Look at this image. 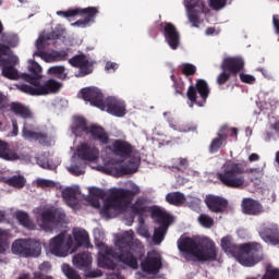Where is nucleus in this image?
Returning a JSON list of instances; mask_svg holds the SVG:
<instances>
[{
  "label": "nucleus",
  "mask_w": 279,
  "mask_h": 279,
  "mask_svg": "<svg viewBox=\"0 0 279 279\" xmlns=\"http://www.w3.org/2000/svg\"><path fill=\"white\" fill-rule=\"evenodd\" d=\"M242 211L244 215H260L263 213V205L254 198H244L242 201Z\"/></svg>",
  "instance_id": "bb28decb"
},
{
  "label": "nucleus",
  "mask_w": 279,
  "mask_h": 279,
  "mask_svg": "<svg viewBox=\"0 0 279 279\" xmlns=\"http://www.w3.org/2000/svg\"><path fill=\"white\" fill-rule=\"evenodd\" d=\"M178 248L184 254H190L198 263H214L217 260V245L215 241L204 238L198 242L193 238H182L178 240Z\"/></svg>",
  "instance_id": "7ed1b4c3"
},
{
  "label": "nucleus",
  "mask_w": 279,
  "mask_h": 279,
  "mask_svg": "<svg viewBox=\"0 0 279 279\" xmlns=\"http://www.w3.org/2000/svg\"><path fill=\"white\" fill-rule=\"evenodd\" d=\"M167 230H169V227L159 226L155 228L154 234H153V241L155 245H160L162 241H165V235L167 234Z\"/></svg>",
  "instance_id": "a19ab883"
},
{
  "label": "nucleus",
  "mask_w": 279,
  "mask_h": 279,
  "mask_svg": "<svg viewBox=\"0 0 279 279\" xmlns=\"http://www.w3.org/2000/svg\"><path fill=\"white\" fill-rule=\"evenodd\" d=\"M120 250L119 260L131 269H138V262L145 258V246L142 241L134 240V233H124L117 242Z\"/></svg>",
  "instance_id": "20e7f679"
},
{
  "label": "nucleus",
  "mask_w": 279,
  "mask_h": 279,
  "mask_svg": "<svg viewBox=\"0 0 279 279\" xmlns=\"http://www.w3.org/2000/svg\"><path fill=\"white\" fill-rule=\"evenodd\" d=\"M196 131H197V125L191 124V123L184 124L181 128V132H196Z\"/></svg>",
  "instance_id": "e2e57ef3"
},
{
  "label": "nucleus",
  "mask_w": 279,
  "mask_h": 279,
  "mask_svg": "<svg viewBox=\"0 0 279 279\" xmlns=\"http://www.w3.org/2000/svg\"><path fill=\"white\" fill-rule=\"evenodd\" d=\"M138 171V163H136L133 159L129 160V165L121 166L116 169L117 174L119 178L123 175H130L132 173H136Z\"/></svg>",
  "instance_id": "4c0bfd02"
},
{
  "label": "nucleus",
  "mask_w": 279,
  "mask_h": 279,
  "mask_svg": "<svg viewBox=\"0 0 279 279\" xmlns=\"http://www.w3.org/2000/svg\"><path fill=\"white\" fill-rule=\"evenodd\" d=\"M108 149H110L114 156L124 159L131 158L134 153V146H132L130 142L123 140H114L112 146H109Z\"/></svg>",
  "instance_id": "f3484780"
},
{
  "label": "nucleus",
  "mask_w": 279,
  "mask_h": 279,
  "mask_svg": "<svg viewBox=\"0 0 279 279\" xmlns=\"http://www.w3.org/2000/svg\"><path fill=\"white\" fill-rule=\"evenodd\" d=\"M45 43L46 39L45 37L40 36L37 40H36V49L37 51H44L45 49Z\"/></svg>",
  "instance_id": "0e129e2a"
},
{
  "label": "nucleus",
  "mask_w": 279,
  "mask_h": 279,
  "mask_svg": "<svg viewBox=\"0 0 279 279\" xmlns=\"http://www.w3.org/2000/svg\"><path fill=\"white\" fill-rule=\"evenodd\" d=\"M230 72L222 70V72L217 77V84L219 86H223V84H226L230 80Z\"/></svg>",
  "instance_id": "603ef678"
},
{
  "label": "nucleus",
  "mask_w": 279,
  "mask_h": 279,
  "mask_svg": "<svg viewBox=\"0 0 279 279\" xmlns=\"http://www.w3.org/2000/svg\"><path fill=\"white\" fill-rule=\"evenodd\" d=\"M73 247V236L68 235L66 232L62 231L58 235L53 236L49 241L48 250L53 256L64 258L69 256V252Z\"/></svg>",
  "instance_id": "9d476101"
},
{
  "label": "nucleus",
  "mask_w": 279,
  "mask_h": 279,
  "mask_svg": "<svg viewBox=\"0 0 279 279\" xmlns=\"http://www.w3.org/2000/svg\"><path fill=\"white\" fill-rule=\"evenodd\" d=\"M77 157L86 162H95L99 160V148L83 143L77 147Z\"/></svg>",
  "instance_id": "aec40b11"
},
{
  "label": "nucleus",
  "mask_w": 279,
  "mask_h": 279,
  "mask_svg": "<svg viewBox=\"0 0 279 279\" xmlns=\"http://www.w3.org/2000/svg\"><path fill=\"white\" fill-rule=\"evenodd\" d=\"M36 132H38V131L34 126V124H29L27 122L24 123V126L22 130V135L24 136V138H28L29 141H32V138L36 134Z\"/></svg>",
  "instance_id": "de8ad7c7"
},
{
  "label": "nucleus",
  "mask_w": 279,
  "mask_h": 279,
  "mask_svg": "<svg viewBox=\"0 0 279 279\" xmlns=\"http://www.w3.org/2000/svg\"><path fill=\"white\" fill-rule=\"evenodd\" d=\"M28 72L31 74L23 73L22 78L31 85L22 84L20 86L22 93H26V95H32L33 97H44L46 95H58L62 90V83L56 81V78H49L40 84V80H43V68L38 62L33 61L28 66Z\"/></svg>",
  "instance_id": "f257e3e1"
},
{
  "label": "nucleus",
  "mask_w": 279,
  "mask_h": 279,
  "mask_svg": "<svg viewBox=\"0 0 279 279\" xmlns=\"http://www.w3.org/2000/svg\"><path fill=\"white\" fill-rule=\"evenodd\" d=\"M65 69L62 65L51 66L48 70L49 75H56L58 80H66Z\"/></svg>",
  "instance_id": "a18cd8bd"
},
{
  "label": "nucleus",
  "mask_w": 279,
  "mask_h": 279,
  "mask_svg": "<svg viewBox=\"0 0 279 279\" xmlns=\"http://www.w3.org/2000/svg\"><path fill=\"white\" fill-rule=\"evenodd\" d=\"M205 204L210 213L221 214L228 209V199L213 194L206 196Z\"/></svg>",
  "instance_id": "6ab92c4d"
},
{
  "label": "nucleus",
  "mask_w": 279,
  "mask_h": 279,
  "mask_svg": "<svg viewBox=\"0 0 279 279\" xmlns=\"http://www.w3.org/2000/svg\"><path fill=\"white\" fill-rule=\"evenodd\" d=\"M114 254V251L110 247H107L104 253H99L98 255V265L101 267V269H110L111 271H114L117 269V264L114 260L110 257Z\"/></svg>",
  "instance_id": "a878e982"
},
{
  "label": "nucleus",
  "mask_w": 279,
  "mask_h": 279,
  "mask_svg": "<svg viewBox=\"0 0 279 279\" xmlns=\"http://www.w3.org/2000/svg\"><path fill=\"white\" fill-rule=\"evenodd\" d=\"M37 186H39L40 189H49L53 186V182L45 179H39L37 180Z\"/></svg>",
  "instance_id": "bf43d9fd"
},
{
  "label": "nucleus",
  "mask_w": 279,
  "mask_h": 279,
  "mask_svg": "<svg viewBox=\"0 0 279 279\" xmlns=\"http://www.w3.org/2000/svg\"><path fill=\"white\" fill-rule=\"evenodd\" d=\"M15 219H17L20 226H23L26 230H36V223H34V220L26 211H16Z\"/></svg>",
  "instance_id": "f704fd0d"
},
{
  "label": "nucleus",
  "mask_w": 279,
  "mask_h": 279,
  "mask_svg": "<svg viewBox=\"0 0 279 279\" xmlns=\"http://www.w3.org/2000/svg\"><path fill=\"white\" fill-rule=\"evenodd\" d=\"M199 5V0H185V8L187 10V19L192 23L193 27L199 26V15L197 14V8Z\"/></svg>",
  "instance_id": "cd10ccee"
},
{
  "label": "nucleus",
  "mask_w": 279,
  "mask_h": 279,
  "mask_svg": "<svg viewBox=\"0 0 279 279\" xmlns=\"http://www.w3.org/2000/svg\"><path fill=\"white\" fill-rule=\"evenodd\" d=\"M245 167L243 163L229 162L225 165L217 178L227 189H243L245 186Z\"/></svg>",
  "instance_id": "0eeeda50"
},
{
  "label": "nucleus",
  "mask_w": 279,
  "mask_h": 279,
  "mask_svg": "<svg viewBox=\"0 0 279 279\" xmlns=\"http://www.w3.org/2000/svg\"><path fill=\"white\" fill-rule=\"evenodd\" d=\"M81 95L84 101H89L90 106H95L99 110H106L113 117H125V102L114 97L104 99V94L99 88L85 87L81 89Z\"/></svg>",
  "instance_id": "39448f33"
},
{
  "label": "nucleus",
  "mask_w": 279,
  "mask_h": 279,
  "mask_svg": "<svg viewBox=\"0 0 279 279\" xmlns=\"http://www.w3.org/2000/svg\"><path fill=\"white\" fill-rule=\"evenodd\" d=\"M159 27L160 32L163 34L166 43L175 51V49L180 47V32H178L175 25L169 22H162Z\"/></svg>",
  "instance_id": "2eb2a0df"
},
{
  "label": "nucleus",
  "mask_w": 279,
  "mask_h": 279,
  "mask_svg": "<svg viewBox=\"0 0 279 279\" xmlns=\"http://www.w3.org/2000/svg\"><path fill=\"white\" fill-rule=\"evenodd\" d=\"M198 222L201 223V226H203V228H213V226H215V220L213 219V217L206 214L199 215Z\"/></svg>",
  "instance_id": "09e8293b"
},
{
  "label": "nucleus",
  "mask_w": 279,
  "mask_h": 279,
  "mask_svg": "<svg viewBox=\"0 0 279 279\" xmlns=\"http://www.w3.org/2000/svg\"><path fill=\"white\" fill-rule=\"evenodd\" d=\"M151 218L161 227L169 228L173 223V217L167 210L155 206L150 210Z\"/></svg>",
  "instance_id": "4be33fe9"
},
{
  "label": "nucleus",
  "mask_w": 279,
  "mask_h": 279,
  "mask_svg": "<svg viewBox=\"0 0 279 279\" xmlns=\"http://www.w3.org/2000/svg\"><path fill=\"white\" fill-rule=\"evenodd\" d=\"M221 248L226 254H232L243 267H254L263 260V244L258 242L236 245L232 242V236L226 235L221 239Z\"/></svg>",
  "instance_id": "f03ea898"
},
{
  "label": "nucleus",
  "mask_w": 279,
  "mask_h": 279,
  "mask_svg": "<svg viewBox=\"0 0 279 279\" xmlns=\"http://www.w3.org/2000/svg\"><path fill=\"white\" fill-rule=\"evenodd\" d=\"M171 169H174L175 171L184 172L186 169H189V159L186 158H172L171 159Z\"/></svg>",
  "instance_id": "ea45409f"
},
{
  "label": "nucleus",
  "mask_w": 279,
  "mask_h": 279,
  "mask_svg": "<svg viewBox=\"0 0 279 279\" xmlns=\"http://www.w3.org/2000/svg\"><path fill=\"white\" fill-rule=\"evenodd\" d=\"M69 64H71V66H74V69H80L81 73H83L84 75H89L90 73V62L84 53L72 57L69 60Z\"/></svg>",
  "instance_id": "5701e85b"
},
{
  "label": "nucleus",
  "mask_w": 279,
  "mask_h": 279,
  "mask_svg": "<svg viewBox=\"0 0 279 279\" xmlns=\"http://www.w3.org/2000/svg\"><path fill=\"white\" fill-rule=\"evenodd\" d=\"M90 130V126H88V122H86V119L82 117H76L74 119L73 125H72V132L75 136H82V134H88Z\"/></svg>",
  "instance_id": "7c9ffc66"
},
{
  "label": "nucleus",
  "mask_w": 279,
  "mask_h": 279,
  "mask_svg": "<svg viewBox=\"0 0 279 279\" xmlns=\"http://www.w3.org/2000/svg\"><path fill=\"white\" fill-rule=\"evenodd\" d=\"M99 14V9L97 7H88L85 9H70L68 11H57L58 16H63L64 19H71L73 16H85L83 20H78L74 22L72 25H76L77 27H86L88 23L95 20V16Z\"/></svg>",
  "instance_id": "9b49d317"
},
{
  "label": "nucleus",
  "mask_w": 279,
  "mask_h": 279,
  "mask_svg": "<svg viewBox=\"0 0 279 279\" xmlns=\"http://www.w3.org/2000/svg\"><path fill=\"white\" fill-rule=\"evenodd\" d=\"M66 214L60 209H46L40 214V228L45 232H53V223H63Z\"/></svg>",
  "instance_id": "f8f14e48"
},
{
  "label": "nucleus",
  "mask_w": 279,
  "mask_h": 279,
  "mask_svg": "<svg viewBox=\"0 0 279 279\" xmlns=\"http://www.w3.org/2000/svg\"><path fill=\"white\" fill-rule=\"evenodd\" d=\"M70 173H72V175H84V170H82V168H80V166H71L69 168Z\"/></svg>",
  "instance_id": "052dcab7"
},
{
  "label": "nucleus",
  "mask_w": 279,
  "mask_h": 279,
  "mask_svg": "<svg viewBox=\"0 0 279 279\" xmlns=\"http://www.w3.org/2000/svg\"><path fill=\"white\" fill-rule=\"evenodd\" d=\"M10 231L0 228V254L5 252V240L9 239Z\"/></svg>",
  "instance_id": "8fccbe9b"
},
{
  "label": "nucleus",
  "mask_w": 279,
  "mask_h": 279,
  "mask_svg": "<svg viewBox=\"0 0 279 279\" xmlns=\"http://www.w3.org/2000/svg\"><path fill=\"white\" fill-rule=\"evenodd\" d=\"M80 195V190L68 187L62 191V197L68 206H77V196Z\"/></svg>",
  "instance_id": "72a5a7b5"
},
{
  "label": "nucleus",
  "mask_w": 279,
  "mask_h": 279,
  "mask_svg": "<svg viewBox=\"0 0 279 279\" xmlns=\"http://www.w3.org/2000/svg\"><path fill=\"white\" fill-rule=\"evenodd\" d=\"M166 202L171 206H182L186 202V196L182 192H171L166 195Z\"/></svg>",
  "instance_id": "58836bf2"
},
{
  "label": "nucleus",
  "mask_w": 279,
  "mask_h": 279,
  "mask_svg": "<svg viewBox=\"0 0 279 279\" xmlns=\"http://www.w3.org/2000/svg\"><path fill=\"white\" fill-rule=\"evenodd\" d=\"M209 7L213 10H221L226 7V0H209Z\"/></svg>",
  "instance_id": "864d4df0"
},
{
  "label": "nucleus",
  "mask_w": 279,
  "mask_h": 279,
  "mask_svg": "<svg viewBox=\"0 0 279 279\" xmlns=\"http://www.w3.org/2000/svg\"><path fill=\"white\" fill-rule=\"evenodd\" d=\"M181 73L182 75H185V77H192V75L197 73V66L192 63H183L181 65Z\"/></svg>",
  "instance_id": "49530a36"
},
{
  "label": "nucleus",
  "mask_w": 279,
  "mask_h": 279,
  "mask_svg": "<svg viewBox=\"0 0 279 279\" xmlns=\"http://www.w3.org/2000/svg\"><path fill=\"white\" fill-rule=\"evenodd\" d=\"M240 80L243 82V84H254V82H256V77L243 73L240 74Z\"/></svg>",
  "instance_id": "4d7b16f0"
},
{
  "label": "nucleus",
  "mask_w": 279,
  "mask_h": 279,
  "mask_svg": "<svg viewBox=\"0 0 279 279\" xmlns=\"http://www.w3.org/2000/svg\"><path fill=\"white\" fill-rule=\"evenodd\" d=\"M16 64H19V57L10 56L4 64L0 63L2 69V76L7 80H19V70H16Z\"/></svg>",
  "instance_id": "412c9836"
},
{
  "label": "nucleus",
  "mask_w": 279,
  "mask_h": 279,
  "mask_svg": "<svg viewBox=\"0 0 279 279\" xmlns=\"http://www.w3.org/2000/svg\"><path fill=\"white\" fill-rule=\"evenodd\" d=\"M74 241L78 247H88L90 245V238L88 232L84 229H76L73 231Z\"/></svg>",
  "instance_id": "473e14b6"
},
{
  "label": "nucleus",
  "mask_w": 279,
  "mask_h": 279,
  "mask_svg": "<svg viewBox=\"0 0 279 279\" xmlns=\"http://www.w3.org/2000/svg\"><path fill=\"white\" fill-rule=\"evenodd\" d=\"M108 279H123V276L119 274H112L108 276Z\"/></svg>",
  "instance_id": "774afa93"
},
{
  "label": "nucleus",
  "mask_w": 279,
  "mask_h": 279,
  "mask_svg": "<svg viewBox=\"0 0 279 279\" xmlns=\"http://www.w3.org/2000/svg\"><path fill=\"white\" fill-rule=\"evenodd\" d=\"M62 272L64 274L65 278H68V279H82V276H80V272H77V270H75L69 264H63Z\"/></svg>",
  "instance_id": "c03bdc74"
},
{
  "label": "nucleus",
  "mask_w": 279,
  "mask_h": 279,
  "mask_svg": "<svg viewBox=\"0 0 279 279\" xmlns=\"http://www.w3.org/2000/svg\"><path fill=\"white\" fill-rule=\"evenodd\" d=\"M85 278H101L104 276V271L100 269H90L89 267L84 268Z\"/></svg>",
  "instance_id": "3c124183"
},
{
  "label": "nucleus",
  "mask_w": 279,
  "mask_h": 279,
  "mask_svg": "<svg viewBox=\"0 0 279 279\" xmlns=\"http://www.w3.org/2000/svg\"><path fill=\"white\" fill-rule=\"evenodd\" d=\"M2 43H0V64H5L8 62V58H3V56H9L12 53V49L10 47H16L19 45V39L16 37H13V39H2Z\"/></svg>",
  "instance_id": "c756f323"
},
{
  "label": "nucleus",
  "mask_w": 279,
  "mask_h": 279,
  "mask_svg": "<svg viewBox=\"0 0 279 279\" xmlns=\"http://www.w3.org/2000/svg\"><path fill=\"white\" fill-rule=\"evenodd\" d=\"M31 141H37L39 145H44L46 147L51 145V137H49V133L47 132H35Z\"/></svg>",
  "instance_id": "79ce46f5"
},
{
  "label": "nucleus",
  "mask_w": 279,
  "mask_h": 279,
  "mask_svg": "<svg viewBox=\"0 0 279 279\" xmlns=\"http://www.w3.org/2000/svg\"><path fill=\"white\" fill-rule=\"evenodd\" d=\"M73 265L84 271V269H88L93 265V256L88 251L78 253L73 257Z\"/></svg>",
  "instance_id": "c85d7f7f"
},
{
  "label": "nucleus",
  "mask_w": 279,
  "mask_h": 279,
  "mask_svg": "<svg viewBox=\"0 0 279 279\" xmlns=\"http://www.w3.org/2000/svg\"><path fill=\"white\" fill-rule=\"evenodd\" d=\"M26 180L23 175H13L7 180V184H9V186H13L14 189H23Z\"/></svg>",
  "instance_id": "37998d69"
},
{
  "label": "nucleus",
  "mask_w": 279,
  "mask_h": 279,
  "mask_svg": "<svg viewBox=\"0 0 279 279\" xmlns=\"http://www.w3.org/2000/svg\"><path fill=\"white\" fill-rule=\"evenodd\" d=\"M131 213L137 215V217H143L145 213H149V207L144 197H137L135 203L131 206Z\"/></svg>",
  "instance_id": "c9c22d12"
},
{
  "label": "nucleus",
  "mask_w": 279,
  "mask_h": 279,
  "mask_svg": "<svg viewBox=\"0 0 279 279\" xmlns=\"http://www.w3.org/2000/svg\"><path fill=\"white\" fill-rule=\"evenodd\" d=\"M88 134H90L93 141H97L100 145H108L110 143V135H108V132L102 126L92 124Z\"/></svg>",
  "instance_id": "b1692460"
},
{
  "label": "nucleus",
  "mask_w": 279,
  "mask_h": 279,
  "mask_svg": "<svg viewBox=\"0 0 279 279\" xmlns=\"http://www.w3.org/2000/svg\"><path fill=\"white\" fill-rule=\"evenodd\" d=\"M34 56H37V58H43L45 62H62L69 58V52H66V50L52 52L36 51Z\"/></svg>",
  "instance_id": "393cba45"
},
{
  "label": "nucleus",
  "mask_w": 279,
  "mask_h": 279,
  "mask_svg": "<svg viewBox=\"0 0 279 279\" xmlns=\"http://www.w3.org/2000/svg\"><path fill=\"white\" fill-rule=\"evenodd\" d=\"M11 252L22 258H38L43 253V244L34 239H17L12 243Z\"/></svg>",
  "instance_id": "6e6552de"
},
{
  "label": "nucleus",
  "mask_w": 279,
  "mask_h": 279,
  "mask_svg": "<svg viewBox=\"0 0 279 279\" xmlns=\"http://www.w3.org/2000/svg\"><path fill=\"white\" fill-rule=\"evenodd\" d=\"M189 208H192V210H197L199 208V205L202 204V201L199 198H192L187 201Z\"/></svg>",
  "instance_id": "13d9d810"
},
{
  "label": "nucleus",
  "mask_w": 279,
  "mask_h": 279,
  "mask_svg": "<svg viewBox=\"0 0 279 279\" xmlns=\"http://www.w3.org/2000/svg\"><path fill=\"white\" fill-rule=\"evenodd\" d=\"M0 158L2 160H19V154L10 148V144L0 140Z\"/></svg>",
  "instance_id": "2f4dec72"
},
{
  "label": "nucleus",
  "mask_w": 279,
  "mask_h": 279,
  "mask_svg": "<svg viewBox=\"0 0 279 279\" xmlns=\"http://www.w3.org/2000/svg\"><path fill=\"white\" fill-rule=\"evenodd\" d=\"M258 235L268 245H279V225L276 222H264L258 228Z\"/></svg>",
  "instance_id": "ddd939ff"
},
{
  "label": "nucleus",
  "mask_w": 279,
  "mask_h": 279,
  "mask_svg": "<svg viewBox=\"0 0 279 279\" xmlns=\"http://www.w3.org/2000/svg\"><path fill=\"white\" fill-rule=\"evenodd\" d=\"M272 27L275 29V34L279 36V14L272 15Z\"/></svg>",
  "instance_id": "680f3d73"
},
{
  "label": "nucleus",
  "mask_w": 279,
  "mask_h": 279,
  "mask_svg": "<svg viewBox=\"0 0 279 279\" xmlns=\"http://www.w3.org/2000/svg\"><path fill=\"white\" fill-rule=\"evenodd\" d=\"M161 267L162 256L156 251L148 252L146 258L141 262V269L144 274L156 276L159 274Z\"/></svg>",
  "instance_id": "4468645a"
},
{
  "label": "nucleus",
  "mask_w": 279,
  "mask_h": 279,
  "mask_svg": "<svg viewBox=\"0 0 279 279\" xmlns=\"http://www.w3.org/2000/svg\"><path fill=\"white\" fill-rule=\"evenodd\" d=\"M209 95L210 87H208V83L202 78H198L196 84L191 85L186 92V97L189 101H191V108H193L194 104L199 108H204Z\"/></svg>",
  "instance_id": "1a4fd4ad"
},
{
  "label": "nucleus",
  "mask_w": 279,
  "mask_h": 279,
  "mask_svg": "<svg viewBox=\"0 0 279 279\" xmlns=\"http://www.w3.org/2000/svg\"><path fill=\"white\" fill-rule=\"evenodd\" d=\"M243 66H245V61L241 57H227L223 59L220 69L227 71L230 75H236L241 73Z\"/></svg>",
  "instance_id": "a211bd4d"
},
{
  "label": "nucleus",
  "mask_w": 279,
  "mask_h": 279,
  "mask_svg": "<svg viewBox=\"0 0 279 279\" xmlns=\"http://www.w3.org/2000/svg\"><path fill=\"white\" fill-rule=\"evenodd\" d=\"M174 95H181L184 97V82H174L173 83Z\"/></svg>",
  "instance_id": "5fc2aeb1"
},
{
  "label": "nucleus",
  "mask_w": 279,
  "mask_h": 279,
  "mask_svg": "<svg viewBox=\"0 0 279 279\" xmlns=\"http://www.w3.org/2000/svg\"><path fill=\"white\" fill-rule=\"evenodd\" d=\"M89 193L90 195H93L94 197H98L99 199H104V197H106V191L98 187L92 189Z\"/></svg>",
  "instance_id": "6e6d98bb"
},
{
  "label": "nucleus",
  "mask_w": 279,
  "mask_h": 279,
  "mask_svg": "<svg viewBox=\"0 0 279 279\" xmlns=\"http://www.w3.org/2000/svg\"><path fill=\"white\" fill-rule=\"evenodd\" d=\"M106 71H117V69H119V65L114 62H107L105 65Z\"/></svg>",
  "instance_id": "69168bd1"
},
{
  "label": "nucleus",
  "mask_w": 279,
  "mask_h": 279,
  "mask_svg": "<svg viewBox=\"0 0 279 279\" xmlns=\"http://www.w3.org/2000/svg\"><path fill=\"white\" fill-rule=\"evenodd\" d=\"M140 193L141 187L136 184H133L131 190L117 189L111 191L100 209L101 217L112 219L114 217L112 210H125V208L132 204V199Z\"/></svg>",
  "instance_id": "423d86ee"
},
{
  "label": "nucleus",
  "mask_w": 279,
  "mask_h": 279,
  "mask_svg": "<svg viewBox=\"0 0 279 279\" xmlns=\"http://www.w3.org/2000/svg\"><path fill=\"white\" fill-rule=\"evenodd\" d=\"M11 110L16 114V117H22V119H32V110L23 104L12 102Z\"/></svg>",
  "instance_id": "e433bc0d"
},
{
  "label": "nucleus",
  "mask_w": 279,
  "mask_h": 279,
  "mask_svg": "<svg viewBox=\"0 0 279 279\" xmlns=\"http://www.w3.org/2000/svg\"><path fill=\"white\" fill-rule=\"evenodd\" d=\"M12 125H13L12 136H19V123H16V121H13Z\"/></svg>",
  "instance_id": "338daca9"
},
{
  "label": "nucleus",
  "mask_w": 279,
  "mask_h": 279,
  "mask_svg": "<svg viewBox=\"0 0 279 279\" xmlns=\"http://www.w3.org/2000/svg\"><path fill=\"white\" fill-rule=\"evenodd\" d=\"M230 134V126L228 124L222 125L208 146L209 154H217L220 149H223L228 145V135Z\"/></svg>",
  "instance_id": "dca6fc26"
}]
</instances>
